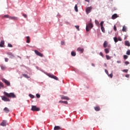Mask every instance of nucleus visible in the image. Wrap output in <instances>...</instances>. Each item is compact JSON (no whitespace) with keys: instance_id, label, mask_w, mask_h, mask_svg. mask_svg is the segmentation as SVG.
I'll list each match as a JSON object with an SVG mask.
<instances>
[{"instance_id":"obj_1","label":"nucleus","mask_w":130,"mask_h":130,"mask_svg":"<svg viewBox=\"0 0 130 130\" xmlns=\"http://www.w3.org/2000/svg\"><path fill=\"white\" fill-rule=\"evenodd\" d=\"M4 93L5 96H7V97H8L9 98H16V95H15V93L13 92L9 93L6 91H4Z\"/></svg>"},{"instance_id":"obj_2","label":"nucleus","mask_w":130,"mask_h":130,"mask_svg":"<svg viewBox=\"0 0 130 130\" xmlns=\"http://www.w3.org/2000/svg\"><path fill=\"white\" fill-rule=\"evenodd\" d=\"M91 28H93V24L92 23H89L88 25H86V30L87 32L88 31H90V29H91Z\"/></svg>"},{"instance_id":"obj_3","label":"nucleus","mask_w":130,"mask_h":130,"mask_svg":"<svg viewBox=\"0 0 130 130\" xmlns=\"http://www.w3.org/2000/svg\"><path fill=\"white\" fill-rule=\"evenodd\" d=\"M31 110L32 111H39L40 110V108H38L36 106H32Z\"/></svg>"},{"instance_id":"obj_4","label":"nucleus","mask_w":130,"mask_h":130,"mask_svg":"<svg viewBox=\"0 0 130 130\" xmlns=\"http://www.w3.org/2000/svg\"><path fill=\"white\" fill-rule=\"evenodd\" d=\"M2 81H3V82L5 83V84L7 86H11V83H10V81H8L7 80L5 79H2Z\"/></svg>"},{"instance_id":"obj_5","label":"nucleus","mask_w":130,"mask_h":130,"mask_svg":"<svg viewBox=\"0 0 130 130\" xmlns=\"http://www.w3.org/2000/svg\"><path fill=\"white\" fill-rule=\"evenodd\" d=\"M35 53L38 55V56H40L41 57H43V54L40 53V52L38 51V50H35Z\"/></svg>"},{"instance_id":"obj_6","label":"nucleus","mask_w":130,"mask_h":130,"mask_svg":"<svg viewBox=\"0 0 130 130\" xmlns=\"http://www.w3.org/2000/svg\"><path fill=\"white\" fill-rule=\"evenodd\" d=\"M2 100L3 101H5L6 102H10V99L5 96H1Z\"/></svg>"},{"instance_id":"obj_7","label":"nucleus","mask_w":130,"mask_h":130,"mask_svg":"<svg viewBox=\"0 0 130 130\" xmlns=\"http://www.w3.org/2000/svg\"><path fill=\"white\" fill-rule=\"evenodd\" d=\"M60 97L62 100H70V98L67 96L61 95Z\"/></svg>"},{"instance_id":"obj_8","label":"nucleus","mask_w":130,"mask_h":130,"mask_svg":"<svg viewBox=\"0 0 130 130\" xmlns=\"http://www.w3.org/2000/svg\"><path fill=\"white\" fill-rule=\"evenodd\" d=\"M92 10V7H87L86 9V14H89V13H90L91 12V11Z\"/></svg>"},{"instance_id":"obj_9","label":"nucleus","mask_w":130,"mask_h":130,"mask_svg":"<svg viewBox=\"0 0 130 130\" xmlns=\"http://www.w3.org/2000/svg\"><path fill=\"white\" fill-rule=\"evenodd\" d=\"M9 19H10V20H13L14 21H18V17L16 16H10Z\"/></svg>"},{"instance_id":"obj_10","label":"nucleus","mask_w":130,"mask_h":130,"mask_svg":"<svg viewBox=\"0 0 130 130\" xmlns=\"http://www.w3.org/2000/svg\"><path fill=\"white\" fill-rule=\"evenodd\" d=\"M49 77L50 78H52V79H54V80H56V81H58V78H57L56 76L53 75H50Z\"/></svg>"},{"instance_id":"obj_11","label":"nucleus","mask_w":130,"mask_h":130,"mask_svg":"<svg viewBox=\"0 0 130 130\" xmlns=\"http://www.w3.org/2000/svg\"><path fill=\"white\" fill-rule=\"evenodd\" d=\"M0 125L2 126H6V125H7V121L4 120L0 124Z\"/></svg>"},{"instance_id":"obj_12","label":"nucleus","mask_w":130,"mask_h":130,"mask_svg":"<svg viewBox=\"0 0 130 130\" xmlns=\"http://www.w3.org/2000/svg\"><path fill=\"white\" fill-rule=\"evenodd\" d=\"M118 15H117V14H114L112 16V20H115L116 18H118Z\"/></svg>"},{"instance_id":"obj_13","label":"nucleus","mask_w":130,"mask_h":130,"mask_svg":"<svg viewBox=\"0 0 130 130\" xmlns=\"http://www.w3.org/2000/svg\"><path fill=\"white\" fill-rule=\"evenodd\" d=\"M3 110L6 113H9L10 112V109L7 107H5Z\"/></svg>"},{"instance_id":"obj_14","label":"nucleus","mask_w":130,"mask_h":130,"mask_svg":"<svg viewBox=\"0 0 130 130\" xmlns=\"http://www.w3.org/2000/svg\"><path fill=\"white\" fill-rule=\"evenodd\" d=\"M107 45H108V43L107 42V41H105L103 44L104 48H106V47H107Z\"/></svg>"},{"instance_id":"obj_15","label":"nucleus","mask_w":130,"mask_h":130,"mask_svg":"<svg viewBox=\"0 0 130 130\" xmlns=\"http://www.w3.org/2000/svg\"><path fill=\"white\" fill-rule=\"evenodd\" d=\"M7 54L10 56V58H13L15 57V56L12 53H7Z\"/></svg>"},{"instance_id":"obj_16","label":"nucleus","mask_w":130,"mask_h":130,"mask_svg":"<svg viewBox=\"0 0 130 130\" xmlns=\"http://www.w3.org/2000/svg\"><path fill=\"white\" fill-rule=\"evenodd\" d=\"M77 50L78 51H80V53H83V52H84V49H82L81 48H78Z\"/></svg>"},{"instance_id":"obj_17","label":"nucleus","mask_w":130,"mask_h":130,"mask_svg":"<svg viewBox=\"0 0 130 130\" xmlns=\"http://www.w3.org/2000/svg\"><path fill=\"white\" fill-rule=\"evenodd\" d=\"M94 108L95 111H100V107L96 106V107H94Z\"/></svg>"},{"instance_id":"obj_18","label":"nucleus","mask_w":130,"mask_h":130,"mask_svg":"<svg viewBox=\"0 0 130 130\" xmlns=\"http://www.w3.org/2000/svg\"><path fill=\"white\" fill-rule=\"evenodd\" d=\"M4 45H5V41H1L0 43V47H4Z\"/></svg>"},{"instance_id":"obj_19","label":"nucleus","mask_w":130,"mask_h":130,"mask_svg":"<svg viewBox=\"0 0 130 130\" xmlns=\"http://www.w3.org/2000/svg\"><path fill=\"white\" fill-rule=\"evenodd\" d=\"M125 45L126 46H128V47H129V46H130L129 42H128V41H125Z\"/></svg>"},{"instance_id":"obj_20","label":"nucleus","mask_w":130,"mask_h":130,"mask_svg":"<svg viewBox=\"0 0 130 130\" xmlns=\"http://www.w3.org/2000/svg\"><path fill=\"white\" fill-rule=\"evenodd\" d=\"M59 103H63L64 104H68V101H59Z\"/></svg>"},{"instance_id":"obj_21","label":"nucleus","mask_w":130,"mask_h":130,"mask_svg":"<svg viewBox=\"0 0 130 130\" xmlns=\"http://www.w3.org/2000/svg\"><path fill=\"white\" fill-rule=\"evenodd\" d=\"M109 49L108 48H106L105 49V52L106 54H108L109 53Z\"/></svg>"},{"instance_id":"obj_22","label":"nucleus","mask_w":130,"mask_h":130,"mask_svg":"<svg viewBox=\"0 0 130 130\" xmlns=\"http://www.w3.org/2000/svg\"><path fill=\"white\" fill-rule=\"evenodd\" d=\"M54 130H59L60 129V127L59 126H55L54 128Z\"/></svg>"},{"instance_id":"obj_23","label":"nucleus","mask_w":130,"mask_h":130,"mask_svg":"<svg viewBox=\"0 0 130 130\" xmlns=\"http://www.w3.org/2000/svg\"><path fill=\"white\" fill-rule=\"evenodd\" d=\"M26 43H29L30 42V37H26Z\"/></svg>"},{"instance_id":"obj_24","label":"nucleus","mask_w":130,"mask_h":130,"mask_svg":"<svg viewBox=\"0 0 130 130\" xmlns=\"http://www.w3.org/2000/svg\"><path fill=\"white\" fill-rule=\"evenodd\" d=\"M123 32H126V26H123L122 28Z\"/></svg>"},{"instance_id":"obj_25","label":"nucleus","mask_w":130,"mask_h":130,"mask_svg":"<svg viewBox=\"0 0 130 130\" xmlns=\"http://www.w3.org/2000/svg\"><path fill=\"white\" fill-rule=\"evenodd\" d=\"M1 69L3 70V71H5V70H6V66L4 65H1Z\"/></svg>"},{"instance_id":"obj_26","label":"nucleus","mask_w":130,"mask_h":130,"mask_svg":"<svg viewBox=\"0 0 130 130\" xmlns=\"http://www.w3.org/2000/svg\"><path fill=\"white\" fill-rule=\"evenodd\" d=\"M106 58H107V59L108 60H109V59H111V57H110L109 55H106Z\"/></svg>"},{"instance_id":"obj_27","label":"nucleus","mask_w":130,"mask_h":130,"mask_svg":"<svg viewBox=\"0 0 130 130\" xmlns=\"http://www.w3.org/2000/svg\"><path fill=\"white\" fill-rule=\"evenodd\" d=\"M74 9H75V12H78V5H75V6L74 7Z\"/></svg>"},{"instance_id":"obj_28","label":"nucleus","mask_w":130,"mask_h":130,"mask_svg":"<svg viewBox=\"0 0 130 130\" xmlns=\"http://www.w3.org/2000/svg\"><path fill=\"white\" fill-rule=\"evenodd\" d=\"M10 16H9V15H5L3 17V18H9L10 19Z\"/></svg>"},{"instance_id":"obj_29","label":"nucleus","mask_w":130,"mask_h":130,"mask_svg":"<svg viewBox=\"0 0 130 130\" xmlns=\"http://www.w3.org/2000/svg\"><path fill=\"white\" fill-rule=\"evenodd\" d=\"M101 30L103 33H105V29L104 28V26H101Z\"/></svg>"},{"instance_id":"obj_30","label":"nucleus","mask_w":130,"mask_h":130,"mask_svg":"<svg viewBox=\"0 0 130 130\" xmlns=\"http://www.w3.org/2000/svg\"><path fill=\"white\" fill-rule=\"evenodd\" d=\"M75 28L78 30L80 31V26L79 25H75Z\"/></svg>"},{"instance_id":"obj_31","label":"nucleus","mask_w":130,"mask_h":130,"mask_svg":"<svg viewBox=\"0 0 130 130\" xmlns=\"http://www.w3.org/2000/svg\"><path fill=\"white\" fill-rule=\"evenodd\" d=\"M23 77H24V78H26L27 79H28L29 78V77H28V75L27 74H22Z\"/></svg>"},{"instance_id":"obj_32","label":"nucleus","mask_w":130,"mask_h":130,"mask_svg":"<svg viewBox=\"0 0 130 130\" xmlns=\"http://www.w3.org/2000/svg\"><path fill=\"white\" fill-rule=\"evenodd\" d=\"M1 87L4 88V84L2 82H0V89H1Z\"/></svg>"},{"instance_id":"obj_33","label":"nucleus","mask_w":130,"mask_h":130,"mask_svg":"<svg viewBox=\"0 0 130 130\" xmlns=\"http://www.w3.org/2000/svg\"><path fill=\"white\" fill-rule=\"evenodd\" d=\"M114 41H115V43H116V42H118V40L117 39V38L114 37Z\"/></svg>"},{"instance_id":"obj_34","label":"nucleus","mask_w":130,"mask_h":130,"mask_svg":"<svg viewBox=\"0 0 130 130\" xmlns=\"http://www.w3.org/2000/svg\"><path fill=\"white\" fill-rule=\"evenodd\" d=\"M71 55H72V56H76V52H71Z\"/></svg>"},{"instance_id":"obj_35","label":"nucleus","mask_w":130,"mask_h":130,"mask_svg":"<svg viewBox=\"0 0 130 130\" xmlns=\"http://www.w3.org/2000/svg\"><path fill=\"white\" fill-rule=\"evenodd\" d=\"M108 77H109L111 78H112V77H113V75L112 74V73H111V74H108Z\"/></svg>"},{"instance_id":"obj_36","label":"nucleus","mask_w":130,"mask_h":130,"mask_svg":"<svg viewBox=\"0 0 130 130\" xmlns=\"http://www.w3.org/2000/svg\"><path fill=\"white\" fill-rule=\"evenodd\" d=\"M127 57H128V56L126 55H124L123 56V58H124V59H127Z\"/></svg>"},{"instance_id":"obj_37","label":"nucleus","mask_w":130,"mask_h":130,"mask_svg":"<svg viewBox=\"0 0 130 130\" xmlns=\"http://www.w3.org/2000/svg\"><path fill=\"white\" fill-rule=\"evenodd\" d=\"M104 24V21H102L100 23V25L101 27H103V24Z\"/></svg>"},{"instance_id":"obj_38","label":"nucleus","mask_w":130,"mask_h":130,"mask_svg":"<svg viewBox=\"0 0 130 130\" xmlns=\"http://www.w3.org/2000/svg\"><path fill=\"white\" fill-rule=\"evenodd\" d=\"M126 54H127V55H130V50L127 51Z\"/></svg>"},{"instance_id":"obj_39","label":"nucleus","mask_w":130,"mask_h":130,"mask_svg":"<svg viewBox=\"0 0 130 130\" xmlns=\"http://www.w3.org/2000/svg\"><path fill=\"white\" fill-rule=\"evenodd\" d=\"M8 47H13V45H12L10 43H8Z\"/></svg>"},{"instance_id":"obj_40","label":"nucleus","mask_w":130,"mask_h":130,"mask_svg":"<svg viewBox=\"0 0 130 130\" xmlns=\"http://www.w3.org/2000/svg\"><path fill=\"white\" fill-rule=\"evenodd\" d=\"M29 97H30V98H32V99L34 98V95H33L31 94H29Z\"/></svg>"},{"instance_id":"obj_41","label":"nucleus","mask_w":130,"mask_h":130,"mask_svg":"<svg viewBox=\"0 0 130 130\" xmlns=\"http://www.w3.org/2000/svg\"><path fill=\"white\" fill-rule=\"evenodd\" d=\"M100 55H101V56H102V57H104L103 53H102V52H101L100 53Z\"/></svg>"},{"instance_id":"obj_42","label":"nucleus","mask_w":130,"mask_h":130,"mask_svg":"<svg viewBox=\"0 0 130 130\" xmlns=\"http://www.w3.org/2000/svg\"><path fill=\"white\" fill-rule=\"evenodd\" d=\"M122 71L124 73H127V72H128V70H123Z\"/></svg>"},{"instance_id":"obj_43","label":"nucleus","mask_w":130,"mask_h":130,"mask_svg":"<svg viewBox=\"0 0 130 130\" xmlns=\"http://www.w3.org/2000/svg\"><path fill=\"white\" fill-rule=\"evenodd\" d=\"M36 96H37V98H40V94L37 93L36 94Z\"/></svg>"},{"instance_id":"obj_44","label":"nucleus","mask_w":130,"mask_h":130,"mask_svg":"<svg viewBox=\"0 0 130 130\" xmlns=\"http://www.w3.org/2000/svg\"><path fill=\"white\" fill-rule=\"evenodd\" d=\"M125 64H126V66H127V64H129V62H128V61H125Z\"/></svg>"},{"instance_id":"obj_45","label":"nucleus","mask_w":130,"mask_h":130,"mask_svg":"<svg viewBox=\"0 0 130 130\" xmlns=\"http://www.w3.org/2000/svg\"><path fill=\"white\" fill-rule=\"evenodd\" d=\"M105 72L106 73V74H107V75H108L109 73H108V71H107V70L105 69Z\"/></svg>"},{"instance_id":"obj_46","label":"nucleus","mask_w":130,"mask_h":130,"mask_svg":"<svg viewBox=\"0 0 130 130\" xmlns=\"http://www.w3.org/2000/svg\"><path fill=\"white\" fill-rule=\"evenodd\" d=\"M114 31H117V28H116V26H115V25H114Z\"/></svg>"},{"instance_id":"obj_47","label":"nucleus","mask_w":130,"mask_h":130,"mask_svg":"<svg viewBox=\"0 0 130 130\" xmlns=\"http://www.w3.org/2000/svg\"><path fill=\"white\" fill-rule=\"evenodd\" d=\"M61 45H64V41H62L61 42Z\"/></svg>"},{"instance_id":"obj_48","label":"nucleus","mask_w":130,"mask_h":130,"mask_svg":"<svg viewBox=\"0 0 130 130\" xmlns=\"http://www.w3.org/2000/svg\"><path fill=\"white\" fill-rule=\"evenodd\" d=\"M95 24H99V22H98V21L97 20H95Z\"/></svg>"},{"instance_id":"obj_49","label":"nucleus","mask_w":130,"mask_h":130,"mask_svg":"<svg viewBox=\"0 0 130 130\" xmlns=\"http://www.w3.org/2000/svg\"><path fill=\"white\" fill-rule=\"evenodd\" d=\"M23 17H24V18H27V15L26 14H22Z\"/></svg>"},{"instance_id":"obj_50","label":"nucleus","mask_w":130,"mask_h":130,"mask_svg":"<svg viewBox=\"0 0 130 130\" xmlns=\"http://www.w3.org/2000/svg\"><path fill=\"white\" fill-rule=\"evenodd\" d=\"M5 61L6 62H8L9 60V59L8 58H5Z\"/></svg>"},{"instance_id":"obj_51","label":"nucleus","mask_w":130,"mask_h":130,"mask_svg":"<svg viewBox=\"0 0 130 130\" xmlns=\"http://www.w3.org/2000/svg\"><path fill=\"white\" fill-rule=\"evenodd\" d=\"M126 78H129V75L127 74L125 75Z\"/></svg>"},{"instance_id":"obj_52","label":"nucleus","mask_w":130,"mask_h":130,"mask_svg":"<svg viewBox=\"0 0 130 130\" xmlns=\"http://www.w3.org/2000/svg\"><path fill=\"white\" fill-rule=\"evenodd\" d=\"M118 40H119V41H121V38L120 37H119L118 39Z\"/></svg>"},{"instance_id":"obj_53","label":"nucleus","mask_w":130,"mask_h":130,"mask_svg":"<svg viewBox=\"0 0 130 130\" xmlns=\"http://www.w3.org/2000/svg\"><path fill=\"white\" fill-rule=\"evenodd\" d=\"M91 66L92 67H95V64L94 63H91Z\"/></svg>"},{"instance_id":"obj_54","label":"nucleus","mask_w":130,"mask_h":130,"mask_svg":"<svg viewBox=\"0 0 130 130\" xmlns=\"http://www.w3.org/2000/svg\"><path fill=\"white\" fill-rule=\"evenodd\" d=\"M85 1V2H87V3H89V2H90V0H84Z\"/></svg>"},{"instance_id":"obj_55","label":"nucleus","mask_w":130,"mask_h":130,"mask_svg":"<svg viewBox=\"0 0 130 130\" xmlns=\"http://www.w3.org/2000/svg\"><path fill=\"white\" fill-rule=\"evenodd\" d=\"M118 63H120V61H117Z\"/></svg>"},{"instance_id":"obj_56","label":"nucleus","mask_w":130,"mask_h":130,"mask_svg":"<svg viewBox=\"0 0 130 130\" xmlns=\"http://www.w3.org/2000/svg\"><path fill=\"white\" fill-rule=\"evenodd\" d=\"M63 93L66 94H67V92H63Z\"/></svg>"}]
</instances>
